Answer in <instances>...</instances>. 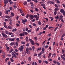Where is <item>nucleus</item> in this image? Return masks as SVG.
I'll return each mask as SVG.
<instances>
[{"label": "nucleus", "instance_id": "obj_1", "mask_svg": "<svg viewBox=\"0 0 65 65\" xmlns=\"http://www.w3.org/2000/svg\"><path fill=\"white\" fill-rule=\"evenodd\" d=\"M23 49H24V47L22 46H21L20 47L18 48V50H19L20 52L23 51Z\"/></svg>", "mask_w": 65, "mask_h": 65}, {"label": "nucleus", "instance_id": "obj_2", "mask_svg": "<svg viewBox=\"0 0 65 65\" xmlns=\"http://www.w3.org/2000/svg\"><path fill=\"white\" fill-rule=\"evenodd\" d=\"M22 21L23 24H24V25H25V23H26V22H27V20L25 19L24 20H22Z\"/></svg>", "mask_w": 65, "mask_h": 65}, {"label": "nucleus", "instance_id": "obj_3", "mask_svg": "<svg viewBox=\"0 0 65 65\" xmlns=\"http://www.w3.org/2000/svg\"><path fill=\"white\" fill-rule=\"evenodd\" d=\"M29 18H30L31 20H33V19H34V15H33L31 14H29Z\"/></svg>", "mask_w": 65, "mask_h": 65}, {"label": "nucleus", "instance_id": "obj_4", "mask_svg": "<svg viewBox=\"0 0 65 65\" xmlns=\"http://www.w3.org/2000/svg\"><path fill=\"white\" fill-rule=\"evenodd\" d=\"M26 53L27 54H30V52L29 51V48H27L26 49Z\"/></svg>", "mask_w": 65, "mask_h": 65}, {"label": "nucleus", "instance_id": "obj_5", "mask_svg": "<svg viewBox=\"0 0 65 65\" xmlns=\"http://www.w3.org/2000/svg\"><path fill=\"white\" fill-rule=\"evenodd\" d=\"M2 34L4 37H7V35L6 34H5L4 33H3V32H2Z\"/></svg>", "mask_w": 65, "mask_h": 65}, {"label": "nucleus", "instance_id": "obj_6", "mask_svg": "<svg viewBox=\"0 0 65 65\" xmlns=\"http://www.w3.org/2000/svg\"><path fill=\"white\" fill-rule=\"evenodd\" d=\"M60 12L61 13H63L65 12V11H64V10L63 9H61L60 10Z\"/></svg>", "mask_w": 65, "mask_h": 65}, {"label": "nucleus", "instance_id": "obj_7", "mask_svg": "<svg viewBox=\"0 0 65 65\" xmlns=\"http://www.w3.org/2000/svg\"><path fill=\"white\" fill-rule=\"evenodd\" d=\"M43 53L42 52H41L38 55V56L39 57V58H41V55Z\"/></svg>", "mask_w": 65, "mask_h": 65}, {"label": "nucleus", "instance_id": "obj_8", "mask_svg": "<svg viewBox=\"0 0 65 65\" xmlns=\"http://www.w3.org/2000/svg\"><path fill=\"white\" fill-rule=\"evenodd\" d=\"M15 43L14 42H12L11 43H10V45H11L12 46L13 45H15Z\"/></svg>", "mask_w": 65, "mask_h": 65}, {"label": "nucleus", "instance_id": "obj_9", "mask_svg": "<svg viewBox=\"0 0 65 65\" xmlns=\"http://www.w3.org/2000/svg\"><path fill=\"white\" fill-rule=\"evenodd\" d=\"M7 3V2L4 1V7H5L6 6V5L7 4V3Z\"/></svg>", "mask_w": 65, "mask_h": 65}, {"label": "nucleus", "instance_id": "obj_10", "mask_svg": "<svg viewBox=\"0 0 65 65\" xmlns=\"http://www.w3.org/2000/svg\"><path fill=\"white\" fill-rule=\"evenodd\" d=\"M55 1L56 2L57 1V4H59L60 3V2L59 1V0H55Z\"/></svg>", "mask_w": 65, "mask_h": 65}, {"label": "nucleus", "instance_id": "obj_11", "mask_svg": "<svg viewBox=\"0 0 65 65\" xmlns=\"http://www.w3.org/2000/svg\"><path fill=\"white\" fill-rule=\"evenodd\" d=\"M41 6H43V7H45V5L44 4H41Z\"/></svg>", "mask_w": 65, "mask_h": 65}, {"label": "nucleus", "instance_id": "obj_12", "mask_svg": "<svg viewBox=\"0 0 65 65\" xmlns=\"http://www.w3.org/2000/svg\"><path fill=\"white\" fill-rule=\"evenodd\" d=\"M23 4L24 5H26L27 4V2L26 1H25L24 2Z\"/></svg>", "mask_w": 65, "mask_h": 65}, {"label": "nucleus", "instance_id": "obj_13", "mask_svg": "<svg viewBox=\"0 0 65 65\" xmlns=\"http://www.w3.org/2000/svg\"><path fill=\"white\" fill-rule=\"evenodd\" d=\"M16 31H17V28L13 29L12 31V32H15Z\"/></svg>", "mask_w": 65, "mask_h": 65}, {"label": "nucleus", "instance_id": "obj_14", "mask_svg": "<svg viewBox=\"0 0 65 65\" xmlns=\"http://www.w3.org/2000/svg\"><path fill=\"white\" fill-rule=\"evenodd\" d=\"M50 3L51 4H55V3L54 2H53V1H50Z\"/></svg>", "mask_w": 65, "mask_h": 65}, {"label": "nucleus", "instance_id": "obj_15", "mask_svg": "<svg viewBox=\"0 0 65 65\" xmlns=\"http://www.w3.org/2000/svg\"><path fill=\"white\" fill-rule=\"evenodd\" d=\"M5 18L7 19H10V17H9L8 16L6 15L5 16Z\"/></svg>", "mask_w": 65, "mask_h": 65}, {"label": "nucleus", "instance_id": "obj_16", "mask_svg": "<svg viewBox=\"0 0 65 65\" xmlns=\"http://www.w3.org/2000/svg\"><path fill=\"white\" fill-rule=\"evenodd\" d=\"M32 49L33 51H34L35 49V47H34V46H33L32 47Z\"/></svg>", "mask_w": 65, "mask_h": 65}, {"label": "nucleus", "instance_id": "obj_17", "mask_svg": "<svg viewBox=\"0 0 65 65\" xmlns=\"http://www.w3.org/2000/svg\"><path fill=\"white\" fill-rule=\"evenodd\" d=\"M25 39L27 42H28L29 41V39H28V37H26L25 38Z\"/></svg>", "mask_w": 65, "mask_h": 65}, {"label": "nucleus", "instance_id": "obj_18", "mask_svg": "<svg viewBox=\"0 0 65 65\" xmlns=\"http://www.w3.org/2000/svg\"><path fill=\"white\" fill-rule=\"evenodd\" d=\"M51 56H52V53H49V55L48 56V58H50L51 57Z\"/></svg>", "mask_w": 65, "mask_h": 65}, {"label": "nucleus", "instance_id": "obj_19", "mask_svg": "<svg viewBox=\"0 0 65 65\" xmlns=\"http://www.w3.org/2000/svg\"><path fill=\"white\" fill-rule=\"evenodd\" d=\"M10 59L11 60V62H14V60H13V59H12V58H10Z\"/></svg>", "mask_w": 65, "mask_h": 65}, {"label": "nucleus", "instance_id": "obj_20", "mask_svg": "<svg viewBox=\"0 0 65 65\" xmlns=\"http://www.w3.org/2000/svg\"><path fill=\"white\" fill-rule=\"evenodd\" d=\"M15 44L17 46H19V44H18V42H16Z\"/></svg>", "mask_w": 65, "mask_h": 65}, {"label": "nucleus", "instance_id": "obj_21", "mask_svg": "<svg viewBox=\"0 0 65 65\" xmlns=\"http://www.w3.org/2000/svg\"><path fill=\"white\" fill-rule=\"evenodd\" d=\"M8 28L9 29H11L12 28V27L10 26H8Z\"/></svg>", "mask_w": 65, "mask_h": 65}, {"label": "nucleus", "instance_id": "obj_22", "mask_svg": "<svg viewBox=\"0 0 65 65\" xmlns=\"http://www.w3.org/2000/svg\"><path fill=\"white\" fill-rule=\"evenodd\" d=\"M28 60L29 61H31V58L30 57H29L28 58Z\"/></svg>", "mask_w": 65, "mask_h": 65}, {"label": "nucleus", "instance_id": "obj_23", "mask_svg": "<svg viewBox=\"0 0 65 65\" xmlns=\"http://www.w3.org/2000/svg\"><path fill=\"white\" fill-rule=\"evenodd\" d=\"M13 53H14V54H15V55H16L18 56V53H17L14 51V52Z\"/></svg>", "mask_w": 65, "mask_h": 65}, {"label": "nucleus", "instance_id": "obj_24", "mask_svg": "<svg viewBox=\"0 0 65 65\" xmlns=\"http://www.w3.org/2000/svg\"><path fill=\"white\" fill-rule=\"evenodd\" d=\"M16 40L18 42H20V39L18 38H17Z\"/></svg>", "mask_w": 65, "mask_h": 65}, {"label": "nucleus", "instance_id": "obj_25", "mask_svg": "<svg viewBox=\"0 0 65 65\" xmlns=\"http://www.w3.org/2000/svg\"><path fill=\"white\" fill-rule=\"evenodd\" d=\"M29 40L30 41V43L32 42V41H33V40L31 39H29Z\"/></svg>", "mask_w": 65, "mask_h": 65}, {"label": "nucleus", "instance_id": "obj_26", "mask_svg": "<svg viewBox=\"0 0 65 65\" xmlns=\"http://www.w3.org/2000/svg\"><path fill=\"white\" fill-rule=\"evenodd\" d=\"M9 59V58H6L5 59V61L6 62H7V60H8Z\"/></svg>", "mask_w": 65, "mask_h": 65}, {"label": "nucleus", "instance_id": "obj_27", "mask_svg": "<svg viewBox=\"0 0 65 65\" xmlns=\"http://www.w3.org/2000/svg\"><path fill=\"white\" fill-rule=\"evenodd\" d=\"M42 50L43 52H42L43 53H44V48H42Z\"/></svg>", "mask_w": 65, "mask_h": 65}, {"label": "nucleus", "instance_id": "obj_28", "mask_svg": "<svg viewBox=\"0 0 65 65\" xmlns=\"http://www.w3.org/2000/svg\"><path fill=\"white\" fill-rule=\"evenodd\" d=\"M23 33L25 35H27L28 34V32H23Z\"/></svg>", "mask_w": 65, "mask_h": 65}, {"label": "nucleus", "instance_id": "obj_29", "mask_svg": "<svg viewBox=\"0 0 65 65\" xmlns=\"http://www.w3.org/2000/svg\"><path fill=\"white\" fill-rule=\"evenodd\" d=\"M11 15H12V16H13H13L14 15V13H13L11 12Z\"/></svg>", "mask_w": 65, "mask_h": 65}, {"label": "nucleus", "instance_id": "obj_30", "mask_svg": "<svg viewBox=\"0 0 65 65\" xmlns=\"http://www.w3.org/2000/svg\"><path fill=\"white\" fill-rule=\"evenodd\" d=\"M25 42H23L22 41H21V43L22 44H25Z\"/></svg>", "mask_w": 65, "mask_h": 65}, {"label": "nucleus", "instance_id": "obj_31", "mask_svg": "<svg viewBox=\"0 0 65 65\" xmlns=\"http://www.w3.org/2000/svg\"><path fill=\"white\" fill-rule=\"evenodd\" d=\"M55 56H56V54H55V53L54 54L52 55V57H55Z\"/></svg>", "mask_w": 65, "mask_h": 65}, {"label": "nucleus", "instance_id": "obj_32", "mask_svg": "<svg viewBox=\"0 0 65 65\" xmlns=\"http://www.w3.org/2000/svg\"><path fill=\"white\" fill-rule=\"evenodd\" d=\"M31 44H32V45H35V43H34V41H33L31 42Z\"/></svg>", "mask_w": 65, "mask_h": 65}, {"label": "nucleus", "instance_id": "obj_33", "mask_svg": "<svg viewBox=\"0 0 65 65\" xmlns=\"http://www.w3.org/2000/svg\"><path fill=\"white\" fill-rule=\"evenodd\" d=\"M37 15H34V18H37Z\"/></svg>", "mask_w": 65, "mask_h": 65}, {"label": "nucleus", "instance_id": "obj_34", "mask_svg": "<svg viewBox=\"0 0 65 65\" xmlns=\"http://www.w3.org/2000/svg\"><path fill=\"white\" fill-rule=\"evenodd\" d=\"M29 16V15L28 14H27L26 16V18H28Z\"/></svg>", "mask_w": 65, "mask_h": 65}, {"label": "nucleus", "instance_id": "obj_35", "mask_svg": "<svg viewBox=\"0 0 65 65\" xmlns=\"http://www.w3.org/2000/svg\"><path fill=\"white\" fill-rule=\"evenodd\" d=\"M8 11L6 10L5 14H8Z\"/></svg>", "mask_w": 65, "mask_h": 65}, {"label": "nucleus", "instance_id": "obj_36", "mask_svg": "<svg viewBox=\"0 0 65 65\" xmlns=\"http://www.w3.org/2000/svg\"><path fill=\"white\" fill-rule=\"evenodd\" d=\"M62 18H63V16L62 15H61L59 17V18L62 19H63Z\"/></svg>", "mask_w": 65, "mask_h": 65}, {"label": "nucleus", "instance_id": "obj_37", "mask_svg": "<svg viewBox=\"0 0 65 65\" xmlns=\"http://www.w3.org/2000/svg\"><path fill=\"white\" fill-rule=\"evenodd\" d=\"M62 33H63V30L62 29H61L60 31V34H62Z\"/></svg>", "mask_w": 65, "mask_h": 65}, {"label": "nucleus", "instance_id": "obj_38", "mask_svg": "<svg viewBox=\"0 0 65 65\" xmlns=\"http://www.w3.org/2000/svg\"><path fill=\"white\" fill-rule=\"evenodd\" d=\"M59 10V9L57 8H55V11H58Z\"/></svg>", "mask_w": 65, "mask_h": 65}, {"label": "nucleus", "instance_id": "obj_39", "mask_svg": "<svg viewBox=\"0 0 65 65\" xmlns=\"http://www.w3.org/2000/svg\"><path fill=\"white\" fill-rule=\"evenodd\" d=\"M38 24H39L40 25L41 24V22H40V21H39L38 22Z\"/></svg>", "mask_w": 65, "mask_h": 65}, {"label": "nucleus", "instance_id": "obj_40", "mask_svg": "<svg viewBox=\"0 0 65 65\" xmlns=\"http://www.w3.org/2000/svg\"><path fill=\"white\" fill-rule=\"evenodd\" d=\"M33 26H34V27H36V24L35 23H34L33 24Z\"/></svg>", "mask_w": 65, "mask_h": 65}, {"label": "nucleus", "instance_id": "obj_41", "mask_svg": "<svg viewBox=\"0 0 65 65\" xmlns=\"http://www.w3.org/2000/svg\"><path fill=\"white\" fill-rule=\"evenodd\" d=\"M42 32H40L38 34L39 35H41V34H42Z\"/></svg>", "mask_w": 65, "mask_h": 65}, {"label": "nucleus", "instance_id": "obj_42", "mask_svg": "<svg viewBox=\"0 0 65 65\" xmlns=\"http://www.w3.org/2000/svg\"><path fill=\"white\" fill-rule=\"evenodd\" d=\"M13 7H14V8L15 9L17 8V6H15V5L13 6Z\"/></svg>", "mask_w": 65, "mask_h": 65}, {"label": "nucleus", "instance_id": "obj_43", "mask_svg": "<svg viewBox=\"0 0 65 65\" xmlns=\"http://www.w3.org/2000/svg\"><path fill=\"white\" fill-rule=\"evenodd\" d=\"M12 4H13V2H12L11 1L10 2V5H11Z\"/></svg>", "mask_w": 65, "mask_h": 65}, {"label": "nucleus", "instance_id": "obj_44", "mask_svg": "<svg viewBox=\"0 0 65 65\" xmlns=\"http://www.w3.org/2000/svg\"><path fill=\"white\" fill-rule=\"evenodd\" d=\"M9 9L11 10H12V9H12V8L11 7H9Z\"/></svg>", "mask_w": 65, "mask_h": 65}, {"label": "nucleus", "instance_id": "obj_45", "mask_svg": "<svg viewBox=\"0 0 65 65\" xmlns=\"http://www.w3.org/2000/svg\"><path fill=\"white\" fill-rule=\"evenodd\" d=\"M60 45H62V41H60Z\"/></svg>", "mask_w": 65, "mask_h": 65}, {"label": "nucleus", "instance_id": "obj_46", "mask_svg": "<svg viewBox=\"0 0 65 65\" xmlns=\"http://www.w3.org/2000/svg\"><path fill=\"white\" fill-rule=\"evenodd\" d=\"M13 34V33L12 32H9V35H11V34Z\"/></svg>", "mask_w": 65, "mask_h": 65}, {"label": "nucleus", "instance_id": "obj_47", "mask_svg": "<svg viewBox=\"0 0 65 65\" xmlns=\"http://www.w3.org/2000/svg\"><path fill=\"white\" fill-rule=\"evenodd\" d=\"M5 33H6V34H8V32L7 31H5Z\"/></svg>", "mask_w": 65, "mask_h": 65}, {"label": "nucleus", "instance_id": "obj_48", "mask_svg": "<svg viewBox=\"0 0 65 65\" xmlns=\"http://www.w3.org/2000/svg\"><path fill=\"white\" fill-rule=\"evenodd\" d=\"M43 29L44 30H45L46 29V27H45L44 28H43Z\"/></svg>", "mask_w": 65, "mask_h": 65}, {"label": "nucleus", "instance_id": "obj_49", "mask_svg": "<svg viewBox=\"0 0 65 65\" xmlns=\"http://www.w3.org/2000/svg\"><path fill=\"white\" fill-rule=\"evenodd\" d=\"M52 35V34L50 33L47 35L48 36H51Z\"/></svg>", "mask_w": 65, "mask_h": 65}, {"label": "nucleus", "instance_id": "obj_50", "mask_svg": "<svg viewBox=\"0 0 65 65\" xmlns=\"http://www.w3.org/2000/svg\"><path fill=\"white\" fill-rule=\"evenodd\" d=\"M31 32V29L29 30L28 31V33H30V32Z\"/></svg>", "mask_w": 65, "mask_h": 65}, {"label": "nucleus", "instance_id": "obj_51", "mask_svg": "<svg viewBox=\"0 0 65 65\" xmlns=\"http://www.w3.org/2000/svg\"><path fill=\"white\" fill-rule=\"evenodd\" d=\"M13 56H12V57H14V58H17V56L16 55H15V54Z\"/></svg>", "mask_w": 65, "mask_h": 65}, {"label": "nucleus", "instance_id": "obj_52", "mask_svg": "<svg viewBox=\"0 0 65 65\" xmlns=\"http://www.w3.org/2000/svg\"><path fill=\"white\" fill-rule=\"evenodd\" d=\"M38 62L39 63H41L42 62V61L40 60H39Z\"/></svg>", "mask_w": 65, "mask_h": 65}, {"label": "nucleus", "instance_id": "obj_53", "mask_svg": "<svg viewBox=\"0 0 65 65\" xmlns=\"http://www.w3.org/2000/svg\"><path fill=\"white\" fill-rule=\"evenodd\" d=\"M35 44H36V45H37L38 46H39V43H37V42Z\"/></svg>", "mask_w": 65, "mask_h": 65}, {"label": "nucleus", "instance_id": "obj_54", "mask_svg": "<svg viewBox=\"0 0 65 65\" xmlns=\"http://www.w3.org/2000/svg\"><path fill=\"white\" fill-rule=\"evenodd\" d=\"M5 22H8V19H5Z\"/></svg>", "mask_w": 65, "mask_h": 65}, {"label": "nucleus", "instance_id": "obj_55", "mask_svg": "<svg viewBox=\"0 0 65 65\" xmlns=\"http://www.w3.org/2000/svg\"><path fill=\"white\" fill-rule=\"evenodd\" d=\"M32 22H35V19H34L32 20H31Z\"/></svg>", "mask_w": 65, "mask_h": 65}, {"label": "nucleus", "instance_id": "obj_56", "mask_svg": "<svg viewBox=\"0 0 65 65\" xmlns=\"http://www.w3.org/2000/svg\"><path fill=\"white\" fill-rule=\"evenodd\" d=\"M35 10L36 11H37V12L38 11V9H37V8H36L35 9Z\"/></svg>", "mask_w": 65, "mask_h": 65}, {"label": "nucleus", "instance_id": "obj_57", "mask_svg": "<svg viewBox=\"0 0 65 65\" xmlns=\"http://www.w3.org/2000/svg\"><path fill=\"white\" fill-rule=\"evenodd\" d=\"M58 27H56L54 29V31H56V30H57V29L58 28Z\"/></svg>", "mask_w": 65, "mask_h": 65}, {"label": "nucleus", "instance_id": "obj_58", "mask_svg": "<svg viewBox=\"0 0 65 65\" xmlns=\"http://www.w3.org/2000/svg\"><path fill=\"white\" fill-rule=\"evenodd\" d=\"M29 27L30 28H32V26H31V25H29Z\"/></svg>", "mask_w": 65, "mask_h": 65}, {"label": "nucleus", "instance_id": "obj_59", "mask_svg": "<svg viewBox=\"0 0 65 65\" xmlns=\"http://www.w3.org/2000/svg\"><path fill=\"white\" fill-rule=\"evenodd\" d=\"M29 46V43H28L26 44V46Z\"/></svg>", "mask_w": 65, "mask_h": 65}, {"label": "nucleus", "instance_id": "obj_60", "mask_svg": "<svg viewBox=\"0 0 65 65\" xmlns=\"http://www.w3.org/2000/svg\"><path fill=\"white\" fill-rule=\"evenodd\" d=\"M28 50L29 51H32V48L31 47H29L28 48Z\"/></svg>", "mask_w": 65, "mask_h": 65}, {"label": "nucleus", "instance_id": "obj_61", "mask_svg": "<svg viewBox=\"0 0 65 65\" xmlns=\"http://www.w3.org/2000/svg\"><path fill=\"white\" fill-rule=\"evenodd\" d=\"M61 21L62 22V23H64V20H63V19H61Z\"/></svg>", "mask_w": 65, "mask_h": 65}, {"label": "nucleus", "instance_id": "obj_62", "mask_svg": "<svg viewBox=\"0 0 65 65\" xmlns=\"http://www.w3.org/2000/svg\"><path fill=\"white\" fill-rule=\"evenodd\" d=\"M48 61H52V59L50 58L49 59H48Z\"/></svg>", "mask_w": 65, "mask_h": 65}, {"label": "nucleus", "instance_id": "obj_63", "mask_svg": "<svg viewBox=\"0 0 65 65\" xmlns=\"http://www.w3.org/2000/svg\"><path fill=\"white\" fill-rule=\"evenodd\" d=\"M14 39L13 38L11 39V41H14Z\"/></svg>", "mask_w": 65, "mask_h": 65}, {"label": "nucleus", "instance_id": "obj_64", "mask_svg": "<svg viewBox=\"0 0 65 65\" xmlns=\"http://www.w3.org/2000/svg\"><path fill=\"white\" fill-rule=\"evenodd\" d=\"M62 14H63V15H64V16H65V12L63 13Z\"/></svg>", "mask_w": 65, "mask_h": 65}]
</instances>
